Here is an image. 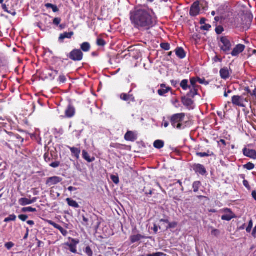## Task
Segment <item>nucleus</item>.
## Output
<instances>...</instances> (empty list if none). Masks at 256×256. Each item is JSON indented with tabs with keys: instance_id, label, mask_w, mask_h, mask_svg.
Masks as SVG:
<instances>
[{
	"instance_id": "nucleus-32",
	"label": "nucleus",
	"mask_w": 256,
	"mask_h": 256,
	"mask_svg": "<svg viewBox=\"0 0 256 256\" xmlns=\"http://www.w3.org/2000/svg\"><path fill=\"white\" fill-rule=\"evenodd\" d=\"M2 6L4 11L7 13L11 14L12 16H15L16 14V12L14 11L9 10L6 4H2Z\"/></svg>"
},
{
	"instance_id": "nucleus-2",
	"label": "nucleus",
	"mask_w": 256,
	"mask_h": 256,
	"mask_svg": "<svg viewBox=\"0 0 256 256\" xmlns=\"http://www.w3.org/2000/svg\"><path fill=\"white\" fill-rule=\"evenodd\" d=\"M218 46L222 51L228 54L232 50V44L230 39L228 37L222 36L220 38Z\"/></svg>"
},
{
	"instance_id": "nucleus-42",
	"label": "nucleus",
	"mask_w": 256,
	"mask_h": 256,
	"mask_svg": "<svg viewBox=\"0 0 256 256\" xmlns=\"http://www.w3.org/2000/svg\"><path fill=\"white\" fill-rule=\"evenodd\" d=\"M97 44L99 46H104L106 44L105 41L102 38H98L97 40Z\"/></svg>"
},
{
	"instance_id": "nucleus-36",
	"label": "nucleus",
	"mask_w": 256,
	"mask_h": 256,
	"mask_svg": "<svg viewBox=\"0 0 256 256\" xmlns=\"http://www.w3.org/2000/svg\"><path fill=\"white\" fill-rule=\"evenodd\" d=\"M16 216L14 214H11L8 217L6 218L4 220V222H9L10 221H14L16 220Z\"/></svg>"
},
{
	"instance_id": "nucleus-7",
	"label": "nucleus",
	"mask_w": 256,
	"mask_h": 256,
	"mask_svg": "<svg viewBox=\"0 0 256 256\" xmlns=\"http://www.w3.org/2000/svg\"><path fill=\"white\" fill-rule=\"evenodd\" d=\"M62 180V178L61 177L58 176H54L52 177H50L48 178L46 181V184L48 186H50L53 185H56L60 182H61Z\"/></svg>"
},
{
	"instance_id": "nucleus-59",
	"label": "nucleus",
	"mask_w": 256,
	"mask_h": 256,
	"mask_svg": "<svg viewBox=\"0 0 256 256\" xmlns=\"http://www.w3.org/2000/svg\"><path fill=\"white\" fill-rule=\"evenodd\" d=\"M86 252L88 254H92V250L90 247H86Z\"/></svg>"
},
{
	"instance_id": "nucleus-18",
	"label": "nucleus",
	"mask_w": 256,
	"mask_h": 256,
	"mask_svg": "<svg viewBox=\"0 0 256 256\" xmlns=\"http://www.w3.org/2000/svg\"><path fill=\"white\" fill-rule=\"evenodd\" d=\"M75 113V110L74 107L71 106H68L67 109L66 110V116L68 118L72 117Z\"/></svg>"
},
{
	"instance_id": "nucleus-39",
	"label": "nucleus",
	"mask_w": 256,
	"mask_h": 256,
	"mask_svg": "<svg viewBox=\"0 0 256 256\" xmlns=\"http://www.w3.org/2000/svg\"><path fill=\"white\" fill-rule=\"evenodd\" d=\"M110 178L112 181L116 184H118L120 182L118 176L115 175H112Z\"/></svg>"
},
{
	"instance_id": "nucleus-9",
	"label": "nucleus",
	"mask_w": 256,
	"mask_h": 256,
	"mask_svg": "<svg viewBox=\"0 0 256 256\" xmlns=\"http://www.w3.org/2000/svg\"><path fill=\"white\" fill-rule=\"evenodd\" d=\"M200 12V8L198 2H194L190 10V14L191 16H195L199 14Z\"/></svg>"
},
{
	"instance_id": "nucleus-3",
	"label": "nucleus",
	"mask_w": 256,
	"mask_h": 256,
	"mask_svg": "<svg viewBox=\"0 0 256 256\" xmlns=\"http://www.w3.org/2000/svg\"><path fill=\"white\" fill-rule=\"evenodd\" d=\"M185 114L183 113L173 115L171 118V124L173 127L178 129H184L185 128L183 122Z\"/></svg>"
},
{
	"instance_id": "nucleus-45",
	"label": "nucleus",
	"mask_w": 256,
	"mask_h": 256,
	"mask_svg": "<svg viewBox=\"0 0 256 256\" xmlns=\"http://www.w3.org/2000/svg\"><path fill=\"white\" fill-rule=\"evenodd\" d=\"M60 232L62 233V234L64 236H66L68 234V232L65 229H64V228H62L61 226H60L58 229Z\"/></svg>"
},
{
	"instance_id": "nucleus-19",
	"label": "nucleus",
	"mask_w": 256,
	"mask_h": 256,
	"mask_svg": "<svg viewBox=\"0 0 256 256\" xmlns=\"http://www.w3.org/2000/svg\"><path fill=\"white\" fill-rule=\"evenodd\" d=\"M188 90H190L188 94V96L194 97L198 94V86H190Z\"/></svg>"
},
{
	"instance_id": "nucleus-56",
	"label": "nucleus",
	"mask_w": 256,
	"mask_h": 256,
	"mask_svg": "<svg viewBox=\"0 0 256 256\" xmlns=\"http://www.w3.org/2000/svg\"><path fill=\"white\" fill-rule=\"evenodd\" d=\"M212 234L216 236L219 234L220 232L218 230L214 229L212 231Z\"/></svg>"
},
{
	"instance_id": "nucleus-22",
	"label": "nucleus",
	"mask_w": 256,
	"mask_h": 256,
	"mask_svg": "<svg viewBox=\"0 0 256 256\" xmlns=\"http://www.w3.org/2000/svg\"><path fill=\"white\" fill-rule=\"evenodd\" d=\"M144 238V236H143L140 234H138L130 236V240L132 243H134L140 241V240Z\"/></svg>"
},
{
	"instance_id": "nucleus-51",
	"label": "nucleus",
	"mask_w": 256,
	"mask_h": 256,
	"mask_svg": "<svg viewBox=\"0 0 256 256\" xmlns=\"http://www.w3.org/2000/svg\"><path fill=\"white\" fill-rule=\"evenodd\" d=\"M211 28V26L208 24H204L201 26V29L204 30H208Z\"/></svg>"
},
{
	"instance_id": "nucleus-55",
	"label": "nucleus",
	"mask_w": 256,
	"mask_h": 256,
	"mask_svg": "<svg viewBox=\"0 0 256 256\" xmlns=\"http://www.w3.org/2000/svg\"><path fill=\"white\" fill-rule=\"evenodd\" d=\"M58 80L62 83L66 81V78L64 76L61 75L58 78Z\"/></svg>"
},
{
	"instance_id": "nucleus-37",
	"label": "nucleus",
	"mask_w": 256,
	"mask_h": 256,
	"mask_svg": "<svg viewBox=\"0 0 256 256\" xmlns=\"http://www.w3.org/2000/svg\"><path fill=\"white\" fill-rule=\"evenodd\" d=\"M198 78H192L190 79V86H198L196 84V82H198Z\"/></svg>"
},
{
	"instance_id": "nucleus-60",
	"label": "nucleus",
	"mask_w": 256,
	"mask_h": 256,
	"mask_svg": "<svg viewBox=\"0 0 256 256\" xmlns=\"http://www.w3.org/2000/svg\"><path fill=\"white\" fill-rule=\"evenodd\" d=\"M27 224L30 226H33L34 224V222L33 220H28L27 221Z\"/></svg>"
},
{
	"instance_id": "nucleus-15",
	"label": "nucleus",
	"mask_w": 256,
	"mask_h": 256,
	"mask_svg": "<svg viewBox=\"0 0 256 256\" xmlns=\"http://www.w3.org/2000/svg\"><path fill=\"white\" fill-rule=\"evenodd\" d=\"M120 98L121 100L127 102L128 103L135 102L134 97L132 94L122 93L120 95Z\"/></svg>"
},
{
	"instance_id": "nucleus-25",
	"label": "nucleus",
	"mask_w": 256,
	"mask_h": 256,
	"mask_svg": "<svg viewBox=\"0 0 256 256\" xmlns=\"http://www.w3.org/2000/svg\"><path fill=\"white\" fill-rule=\"evenodd\" d=\"M74 35L73 32H64L60 35L59 37L60 40H64L65 38H70Z\"/></svg>"
},
{
	"instance_id": "nucleus-23",
	"label": "nucleus",
	"mask_w": 256,
	"mask_h": 256,
	"mask_svg": "<svg viewBox=\"0 0 256 256\" xmlns=\"http://www.w3.org/2000/svg\"><path fill=\"white\" fill-rule=\"evenodd\" d=\"M82 157L88 162H92L95 160L94 158H91L88 152L85 150L82 151Z\"/></svg>"
},
{
	"instance_id": "nucleus-28",
	"label": "nucleus",
	"mask_w": 256,
	"mask_h": 256,
	"mask_svg": "<svg viewBox=\"0 0 256 256\" xmlns=\"http://www.w3.org/2000/svg\"><path fill=\"white\" fill-rule=\"evenodd\" d=\"M154 146L156 148L160 149L164 147V142L162 140H156L154 142Z\"/></svg>"
},
{
	"instance_id": "nucleus-50",
	"label": "nucleus",
	"mask_w": 256,
	"mask_h": 256,
	"mask_svg": "<svg viewBox=\"0 0 256 256\" xmlns=\"http://www.w3.org/2000/svg\"><path fill=\"white\" fill-rule=\"evenodd\" d=\"M88 219L84 216H82V224L84 226H88Z\"/></svg>"
},
{
	"instance_id": "nucleus-34",
	"label": "nucleus",
	"mask_w": 256,
	"mask_h": 256,
	"mask_svg": "<svg viewBox=\"0 0 256 256\" xmlns=\"http://www.w3.org/2000/svg\"><path fill=\"white\" fill-rule=\"evenodd\" d=\"M200 185V182H194L192 184V187L194 188V192H198L199 187Z\"/></svg>"
},
{
	"instance_id": "nucleus-64",
	"label": "nucleus",
	"mask_w": 256,
	"mask_h": 256,
	"mask_svg": "<svg viewBox=\"0 0 256 256\" xmlns=\"http://www.w3.org/2000/svg\"><path fill=\"white\" fill-rule=\"evenodd\" d=\"M256 233V226L254 228L252 232V234L254 237H256V236H255Z\"/></svg>"
},
{
	"instance_id": "nucleus-35",
	"label": "nucleus",
	"mask_w": 256,
	"mask_h": 256,
	"mask_svg": "<svg viewBox=\"0 0 256 256\" xmlns=\"http://www.w3.org/2000/svg\"><path fill=\"white\" fill-rule=\"evenodd\" d=\"M244 168L248 170H252L254 168V164L252 162H248L244 165Z\"/></svg>"
},
{
	"instance_id": "nucleus-17",
	"label": "nucleus",
	"mask_w": 256,
	"mask_h": 256,
	"mask_svg": "<svg viewBox=\"0 0 256 256\" xmlns=\"http://www.w3.org/2000/svg\"><path fill=\"white\" fill-rule=\"evenodd\" d=\"M220 76L222 78L226 80L230 77V72L227 68H222L220 72Z\"/></svg>"
},
{
	"instance_id": "nucleus-20",
	"label": "nucleus",
	"mask_w": 256,
	"mask_h": 256,
	"mask_svg": "<svg viewBox=\"0 0 256 256\" xmlns=\"http://www.w3.org/2000/svg\"><path fill=\"white\" fill-rule=\"evenodd\" d=\"M69 148L70 149L72 154H74L76 158L78 160L80 158V150L74 147H69Z\"/></svg>"
},
{
	"instance_id": "nucleus-53",
	"label": "nucleus",
	"mask_w": 256,
	"mask_h": 256,
	"mask_svg": "<svg viewBox=\"0 0 256 256\" xmlns=\"http://www.w3.org/2000/svg\"><path fill=\"white\" fill-rule=\"evenodd\" d=\"M212 60L214 62H222V59L221 58H220L217 55L216 56L213 58H212Z\"/></svg>"
},
{
	"instance_id": "nucleus-27",
	"label": "nucleus",
	"mask_w": 256,
	"mask_h": 256,
	"mask_svg": "<svg viewBox=\"0 0 256 256\" xmlns=\"http://www.w3.org/2000/svg\"><path fill=\"white\" fill-rule=\"evenodd\" d=\"M188 83V80H184L180 83V86L184 90H186L190 87Z\"/></svg>"
},
{
	"instance_id": "nucleus-12",
	"label": "nucleus",
	"mask_w": 256,
	"mask_h": 256,
	"mask_svg": "<svg viewBox=\"0 0 256 256\" xmlns=\"http://www.w3.org/2000/svg\"><path fill=\"white\" fill-rule=\"evenodd\" d=\"M245 48V46L242 44H237L232 50L230 54L233 56H238L240 54L242 53Z\"/></svg>"
},
{
	"instance_id": "nucleus-41",
	"label": "nucleus",
	"mask_w": 256,
	"mask_h": 256,
	"mask_svg": "<svg viewBox=\"0 0 256 256\" xmlns=\"http://www.w3.org/2000/svg\"><path fill=\"white\" fill-rule=\"evenodd\" d=\"M253 226L252 220H250L248 226L246 228V231L248 232H250Z\"/></svg>"
},
{
	"instance_id": "nucleus-29",
	"label": "nucleus",
	"mask_w": 256,
	"mask_h": 256,
	"mask_svg": "<svg viewBox=\"0 0 256 256\" xmlns=\"http://www.w3.org/2000/svg\"><path fill=\"white\" fill-rule=\"evenodd\" d=\"M182 102L184 105L186 106H191L193 104V101L190 98L186 97L182 98Z\"/></svg>"
},
{
	"instance_id": "nucleus-16",
	"label": "nucleus",
	"mask_w": 256,
	"mask_h": 256,
	"mask_svg": "<svg viewBox=\"0 0 256 256\" xmlns=\"http://www.w3.org/2000/svg\"><path fill=\"white\" fill-rule=\"evenodd\" d=\"M136 138V135L132 131H128L124 136L125 140L128 141L134 142Z\"/></svg>"
},
{
	"instance_id": "nucleus-11",
	"label": "nucleus",
	"mask_w": 256,
	"mask_h": 256,
	"mask_svg": "<svg viewBox=\"0 0 256 256\" xmlns=\"http://www.w3.org/2000/svg\"><path fill=\"white\" fill-rule=\"evenodd\" d=\"M242 152L244 156L253 160H256V151L255 150L244 148L242 150Z\"/></svg>"
},
{
	"instance_id": "nucleus-30",
	"label": "nucleus",
	"mask_w": 256,
	"mask_h": 256,
	"mask_svg": "<svg viewBox=\"0 0 256 256\" xmlns=\"http://www.w3.org/2000/svg\"><path fill=\"white\" fill-rule=\"evenodd\" d=\"M214 154L212 152L208 151L207 152H196V155L200 158L207 157L213 155Z\"/></svg>"
},
{
	"instance_id": "nucleus-46",
	"label": "nucleus",
	"mask_w": 256,
	"mask_h": 256,
	"mask_svg": "<svg viewBox=\"0 0 256 256\" xmlns=\"http://www.w3.org/2000/svg\"><path fill=\"white\" fill-rule=\"evenodd\" d=\"M164 255V254L162 252H158L156 253L148 254L146 255V256H163Z\"/></svg>"
},
{
	"instance_id": "nucleus-6",
	"label": "nucleus",
	"mask_w": 256,
	"mask_h": 256,
	"mask_svg": "<svg viewBox=\"0 0 256 256\" xmlns=\"http://www.w3.org/2000/svg\"><path fill=\"white\" fill-rule=\"evenodd\" d=\"M222 211L225 213V214L222 216V220L230 221L235 218L234 214L232 212L230 209L224 208L222 210Z\"/></svg>"
},
{
	"instance_id": "nucleus-8",
	"label": "nucleus",
	"mask_w": 256,
	"mask_h": 256,
	"mask_svg": "<svg viewBox=\"0 0 256 256\" xmlns=\"http://www.w3.org/2000/svg\"><path fill=\"white\" fill-rule=\"evenodd\" d=\"M192 168L196 173L201 174L202 176L204 175L206 173V170L204 166L201 164H194L192 166Z\"/></svg>"
},
{
	"instance_id": "nucleus-54",
	"label": "nucleus",
	"mask_w": 256,
	"mask_h": 256,
	"mask_svg": "<svg viewBox=\"0 0 256 256\" xmlns=\"http://www.w3.org/2000/svg\"><path fill=\"white\" fill-rule=\"evenodd\" d=\"M59 166L60 162H55L50 164V166L54 168H58Z\"/></svg>"
},
{
	"instance_id": "nucleus-4",
	"label": "nucleus",
	"mask_w": 256,
	"mask_h": 256,
	"mask_svg": "<svg viewBox=\"0 0 256 256\" xmlns=\"http://www.w3.org/2000/svg\"><path fill=\"white\" fill-rule=\"evenodd\" d=\"M232 101L234 105L244 108L246 106L245 102H248V100L242 96H234L232 97Z\"/></svg>"
},
{
	"instance_id": "nucleus-21",
	"label": "nucleus",
	"mask_w": 256,
	"mask_h": 256,
	"mask_svg": "<svg viewBox=\"0 0 256 256\" xmlns=\"http://www.w3.org/2000/svg\"><path fill=\"white\" fill-rule=\"evenodd\" d=\"M176 56L182 59L186 56V53L182 48H178L176 50Z\"/></svg>"
},
{
	"instance_id": "nucleus-43",
	"label": "nucleus",
	"mask_w": 256,
	"mask_h": 256,
	"mask_svg": "<svg viewBox=\"0 0 256 256\" xmlns=\"http://www.w3.org/2000/svg\"><path fill=\"white\" fill-rule=\"evenodd\" d=\"M4 246L8 250H10L14 246V244L12 242H6Z\"/></svg>"
},
{
	"instance_id": "nucleus-1",
	"label": "nucleus",
	"mask_w": 256,
	"mask_h": 256,
	"mask_svg": "<svg viewBox=\"0 0 256 256\" xmlns=\"http://www.w3.org/2000/svg\"><path fill=\"white\" fill-rule=\"evenodd\" d=\"M130 20L136 29L146 30L154 27L156 24L157 18L152 12L145 10H137L131 12Z\"/></svg>"
},
{
	"instance_id": "nucleus-48",
	"label": "nucleus",
	"mask_w": 256,
	"mask_h": 256,
	"mask_svg": "<svg viewBox=\"0 0 256 256\" xmlns=\"http://www.w3.org/2000/svg\"><path fill=\"white\" fill-rule=\"evenodd\" d=\"M224 31V28L222 26H219L216 28V32L217 34H220Z\"/></svg>"
},
{
	"instance_id": "nucleus-62",
	"label": "nucleus",
	"mask_w": 256,
	"mask_h": 256,
	"mask_svg": "<svg viewBox=\"0 0 256 256\" xmlns=\"http://www.w3.org/2000/svg\"><path fill=\"white\" fill-rule=\"evenodd\" d=\"M206 20L204 18H201V20H200V24H204L205 22H206Z\"/></svg>"
},
{
	"instance_id": "nucleus-26",
	"label": "nucleus",
	"mask_w": 256,
	"mask_h": 256,
	"mask_svg": "<svg viewBox=\"0 0 256 256\" xmlns=\"http://www.w3.org/2000/svg\"><path fill=\"white\" fill-rule=\"evenodd\" d=\"M80 48L84 52H88L90 50V46L88 42H84L81 44Z\"/></svg>"
},
{
	"instance_id": "nucleus-14",
	"label": "nucleus",
	"mask_w": 256,
	"mask_h": 256,
	"mask_svg": "<svg viewBox=\"0 0 256 256\" xmlns=\"http://www.w3.org/2000/svg\"><path fill=\"white\" fill-rule=\"evenodd\" d=\"M160 88L158 90V93L160 96H166V94L169 92L172 89L169 86H166L164 84H161Z\"/></svg>"
},
{
	"instance_id": "nucleus-63",
	"label": "nucleus",
	"mask_w": 256,
	"mask_h": 256,
	"mask_svg": "<svg viewBox=\"0 0 256 256\" xmlns=\"http://www.w3.org/2000/svg\"><path fill=\"white\" fill-rule=\"evenodd\" d=\"M162 124L165 128H167L169 125V123L168 122H164Z\"/></svg>"
},
{
	"instance_id": "nucleus-38",
	"label": "nucleus",
	"mask_w": 256,
	"mask_h": 256,
	"mask_svg": "<svg viewBox=\"0 0 256 256\" xmlns=\"http://www.w3.org/2000/svg\"><path fill=\"white\" fill-rule=\"evenodd\" d=\"M178 225V222H169V223H168V226L166 227L167 229L168 228H175Z\"/></svg>"
},
{
	"instance_id": "nucleus-44",
	"label": "nucleus",
	"mask_w": 256,
	"mask_h": 256,
	"mask_svg": "<svg viewBox=\"0 0 256 256\" xmlns=\"http://www.w3.org/2000/svg\"><path fill=\"white\" fill-rule=\"evenodd\" d=\"M48 223L53 226L54 228H56V229H58L59 227L60 226V225L56 224V223L52 221V220H48Z\"/></svg>"
},
{
	"instance_id": "nucleus-47",
	"label": "nucleus",
	"mask_w": 256,
	"mask_h": 256,
	"mask_svg": "<svg viewBox=\"0 0 256 256\" xmlns=\"http://www.w3.org/2000/svg\"><path fill=\"white\" fill-rule=\"evenodd\" d=\"M198 78V82L200 84H204V85H208V82L206 81L204 79H201L199 78Z\"/></svg>"
},
{
	"instance_id": "nucleus-31",
	"label": "nucleus",
	"mask_w": 256,
	"mask_h": 256,
	"mask_svg": "<svg viewBox=\"0 0 256 256\" xmlns=\"http://www.w3.org/2000/svg\"><path fill=\"white\" fill-rule=\"evenodd\" d=\"M45 6L48 8H51L54 12H56L58 11V8L57 6L56 5H54L51 4H45Z\"/></svg>"
},
{
	"instance_id": "nucleus-57",
	"label": "nucleus",
	"mask_w": 256,
	"mask_h": 256,
	"mask_svg": "<svg viewBox=\"0 0 256 256\" xmlns=\"http://www.w3.org/2000/svg\"><path fill=\"white\" fill-rule=\"evenodd\" d=\"M170 82L172 84L174 87H176L178 84V82L175 80H172Z\"/></svg>"
},
{
	"instance_id": "nucleus-52",
	"label": "nucleus",
	"mask_w": 256,
	"mask_h": 256,
	"mask_svg": "<svg viewBox=\"0 0 256 256\" xmlns=\"http://www.w3.org/2000/svg\"><path fill=\"white\" fill-rule=\"evenodd\" d=\"M18 218L22 221L24 222L26 221L27 218H28V216L24 214H20L18 216Z\"/></svg>"
},
{
	"instance_id": "nucleus-33",
	"label": "nucleus",
	"mask_w": 256,
	"mask_h": 256,
	"mask_svg": "<svg viewBox=\"0 0 256 256\" xmlns=\"http://www.w3.org/2000/svg\"><path fill=\"white\" fill-rule=\"evenodd\" d=\"M22 212H36V210L35 208L32 207H26L22 208Z\"/></svg>"
},
{
	"instance_id": "nucleus-13",
	"label": "nucleus",
	"mask_w": 256,
	"mask_h": 256,
	"mask_svg": "<svg viewBox=\"0 0 256 256\" xmlns=\"http://www.w3.org/2000/svg\"><path fill=\"white\" fill-rule=\"evenodd\" d=\"M37 200L36 198H33L32 199L30 200L26 198H21L18 200V203L20 205L24 206L26 205L31 204L34 203Z\"/></svg>"
},
{
	"instance_id": "nucleus-24",
	"label": "nucleus",
	"mask_w": 256,
	"mask_h": 256,
	"mask_svg": "<svg viewBox=\"0 0 256 256\" xmlns=\"http://www.w3.org/2000/svg\"><path fill=\"white\" fill-rule=\"evenodd\" d=\"M66 201L67 202L68 206H70L74 208H78L79 207L78 203L76 201L70 198H67L66 199Z\"/></svg>"
},
{
	"instance_id": "nucleus-58",
	"label": "nucleus",
	"mask_w": 256,
	"mask_h": 256,
	"mask_svg": "<svg viewBox=\"0 0 256 256\" xmlns=\"http://www.w3.org/2000/svg\"><path fill=\"white\" fill-rule=\"evenodd\" d=\"M68 190L70 192H72V191H75L76 190V188H74L73 186H69L68 188Z\"/></svg>"
},
{
	"instance_id": "nucleus-10",
	"label": "nucleus",
	"mask_w": 256,
	"mask_h": 256,
	"mask_svg": "<svg viewBox=\"0 0 256 256\" xmlns=\"http://www.w3.org/2000/svg\"><path fill=\"white\" fill-rule=\"evenodd\" d=\"M80 242V241L76 239L72 238L70 243H66L65 245L69 248L70 251L74 254L77 253L76 245Z\"/></svg>"
},
{
	"instance_id": "nucleus-5",
	"label": "nucleus",
	"mask_w": 256,
	"mask_h": 256,
	"mask_svg": "<svg viewBox=\"0 0 256 256\" xmlns=\"http://www.w3.org/2000/svg\"><path fill=\"white\" fill-rule=\"evenodd\" d=\"M69 58L74 61H80L82 59L83 54L80 50L75 49L70 52Z\"/></svg>"
},
{
	"instance_id": "nucleus-61",
	"label": "nucleus",
	"mask_w": 256,
	"mask_h": 256,
	"mask_svg": "<svg viewBox=\"0 0 256 256\" xmlns=\"http://www.w3.org/2000/svg\"><path fill=\"white\" fill-rule=\"evenodd\" d=\"M243 183H244V185L246 187L248 188V181L244 180Z\"/></svg>"
},
{
	"instance_id": "nucleus-49",
	"label": "nucleus",
	"mask_w": 256,
	"mask_h": 256,
	"mask_svg": "<svg viewBox=\"0 0 256 256\" xmlns=\"http://www.w3.org/2000/svg\"><path fill=\"white\" fill-rule=\"evenodd\" d=\"M61 22V19L59 18H54L53 20V23L56 26H58Z\"/></svg>"
},
{
	"instance_id": "nucleus-40",
	"label": "nucleus",
	"mask_w": 256,
	"mask_h": 256,
	"mask_svg": "<svg viewBox=\"0 0 256 256\" xmlns=\"http://www.w3.org/2000/svg\"><path fill=\"white\" fill-rule=\"evenodd\" d=\"M160 46L166 50H168L170 49V45L168 43H162L160 44Z\"/></svg>"
}]
</instances>
